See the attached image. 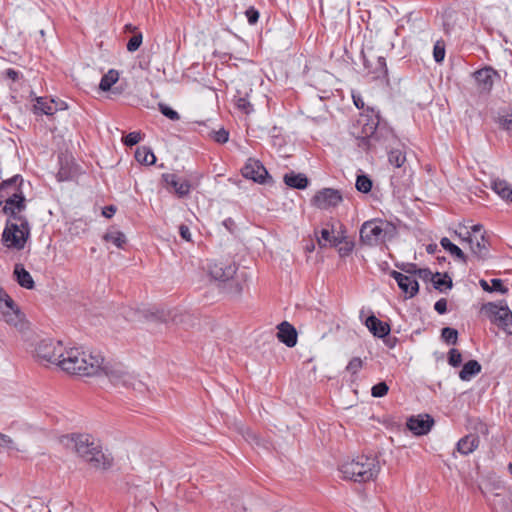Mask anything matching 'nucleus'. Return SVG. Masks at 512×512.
<instances>
[{
	"label": "nucleus",
	"mask_w": 512,
	"mask_h": 512,
	"mask_svg": "<svg viewBox=\"0 0 512 512\" xmlns=\"http://www.w3.org/2000/svg\"><path fill=\"white\" fill-rule=\"evenodd\" d=\"M12 444H13V441L9 436L0 433V446L1 447L11 448Z\"/></svg>",
	"instance_id": "nucleus-56"
},
{
	"label": "nucleus",
	"mask_w": 512,
	"mask_h": 512,
	"mask_svg": "<svg viewBox=\"0 0 512 512\" xmlns=\"http://www.w3.org/2000/svg\"><path fill=\"white\" fill-rule=\"evenodd\" d=\"M492 189L502 199L512 202V186L505 180L496 179L492 182Z\"/></svg>",
	"instance_id": "nucleus-29"
},
{
	"label": "nucleus",
	"mask_w": 512,
	"mask_h": 512,
	"mask_svg": "<svg viewBox=\"0 0 512 512\" xmlns=\"http://www.w3.org/2000/svg\"><path fill=\"white\" fill-rule=\"evenodd\" d=\"M390 275L395 279L399 288L410 298L418 293L419 284L413 276L404 275L395 270L392 271Z\"/></svg>",
	"instance_id": "nucleus-21"
},
{
	"label": "nucleus",
	"mask_w": 512,
	"mask_h": 512,
	"mask_svg": "<svg viewBox=\"0 0 512 512\" xmlns=\"http://www.w3.org/2000/svg\"><path fill=\"white\" fill-rule=\"evenodd\" d=\"M434 309L439 313V314H444L446 313L447 311V300L444 299V298H441L439 299L435 305H434Z\"/></svg>",
	"instance_id": "nucleus-55"
},
{
	"label": "nucleus",
	"mask_w": 512,
	"mask_h": 512,
	"mask_svg": "<svg viewBox=\"0 0 512 512\" xmlns=\"http://www.w3.org/2000/svg\"><path fill=\"white\" fill-rule=\"evenodd\" d=\"M462 362V355L457 349H451L449 351L448 363L452 367H458Z\"/></svg>",
	"instance_id": "nucleus-48"
},
{
	"label": "nucleus",
	"mask_w": 512,
	"mask_h": 512,
	"mask_svg": "<svg viewBox=\"0 0 512 512\" xmlns=\"http://www.w3.org/2000/svg\"><path fill=\"white\" fill-rule=\"evenodd\" d=\"M64 349L65 346L61 341L43 340L36 348V356L41 362L55 364L59 367Z\"/></svg>",
	"instance_id": "nucleus-9"
},
{
	"label": "nucleus",
	"mask_w": 512,
	"mask_h": 512,
	"mask_svg": "<svg viewBox=\"0 0 512 512\" xmlns=\"http://www.w3.org/2000/svg\"><path fill=\"white\" fill-rule=\"evenodd\" d=\"M434 424V419L428 414L411 416L407 420L408 429L415 435L427 434Z\"/></svg>",
	"instance_id": "nucleus-19"
},
{
	"label": "nucleus",
	"mask_w": 512,
	"mask_h": 512,
	"mask_svg": "<svg viewBox=\"0 0 512 512\" xmlns=\"http://www.w3.org/2000/svg\"><path fill=\"white\" fill-rule=\"evenodd\" d=\"M340 471L343 478L361 483L376 478L380 471V465L375 456L359 455L343 463Z\"/></svg>",
	"instance_id": "nucleus-3"
},
{
	"label": "nucleus",
	"mask_w": 512,
	"mask_h": 512,
	"mask_svg": "<svg viewBox=\"0 0 512 512\" xmlns=\"http://www.w3.org/2000/svg\"><path fill=\"white\" fill-rule=\"evenodd\" d=\"M481 372V365L476 360H469L463 365L462 370L459 372V377L463 381H469L472 377Z\"/></svg>",
	"instance_id": "nucleus-30"
},
{
	"label": "nucleus",
	"mask_w": 512,
	"mask_h": 512,
	"mask_svg": "<svg viewBox=\"0 0 512 512\" xmlns=\"http://www.w3.org/2000/svg\"><path fill=\"white\" fill-rule=\"evenodd\" d=\"M61 442L96 469L106 470L112 466L111 455L105 454L99 441L90 434L65 435L61 438Z\"/></svg>",
	"instance_id": "nucleus-1"
},
{
	"label": "nucleus",
	"mask_w": 512,
	"mask_h": 512,
	"mask_svg": "<svg viewBox=\"0 0 512 512\" xmlns=\"http://www.w3.org/2000/svg\"><path fill=\"white\" fill-rule=\"evenodd\" d=\"M353 101H354V104L357 108H363L364 106V102L363 100L361 99V97H356L353 95Z\"/></svg>",
	"instance_id": "nucleus-59"
},
{
	"label": "nucleus",
	"mask_w": 512,
	"mask_h": 512,
	"mask_svg": "<svg viewBox=\"0 0 512 512\" xmlns=\"http://www.w3.org/2000/svg\"><path fill=\"white\" fill-rule=\"evenodd\" d=\"M389 387L385 382H379L371 389V395L375 398H380L388 393Z\"/></svg>",
	"instance_id": "nucleus-44"
},
{
	"label": "nucleus",
	"mask_w": 512,
	"mask_h": 512,
	"mask_svg": "<svg viewBox=\"0 0 512 512\" xmlns=\"http://www.w3.org/2000/svg\"><path fill=\"white\" fill-rule=\"evenodd\" d=\"M102 362L103 355L100 352L85 351L80 347H65L59 367L68 374L95 376L100 372Z\"/></svg>",
	"instance_id": "nucleus-2"
},
{
	"label": "nucleus",
	"mask_w": 512,
	"mask_h": 512,
	"mask_svg": "<svg viewBox=\"0 0 512 512\" xmlns=\"http://www.w3.org/2000/svg\"><path fill=\"white\" fill-rule=\"evenodd\" d=\"M364 65L369 73L373 74L374 78H382L387 75L386 60L382 56L375 57V65L369 59L364 57Z\"/></svg>",
	"instance_id": "nucleus-25"
},
{
	"label": "nucleus",
	"mask_w": 512,
	"mask_h": 512,
	"mask_svg": "<svg viewBox=\"0 0 512 512\" xmlns=\"http://www.w3.org/2000/svg\"><path fill=\"white\" fill-rule=\"evenodd\" d=\"M481 313L504 333L512 335V311L504 301L483 304Z\"/></svg>",
	"instance_id": "nucleus-7"
},
{
	"label": "nucleus",
	"mask_w": 512,
	"mask_h": 512,
	"mask_svg": "<svg viewBox=\"0 0 512 512\" xmlns=\"http://www.w3.org/2000/svg\"><path fill=\"white\" fill-rule=\"evenodd\" d=\"M337 247L339 255L341 257H346L353 251L354 243L352 241L347 240V237L345 236V239Z\"/></svg>",
	"instance_id": "nucleus-43"
},
{
	"label": "nucleus",
	"mask_w": 512,
	"mask_h": 512,
	"mask_svg": "<svg viewBox=\"0 0 512 512\" xmlns=\"http://www.w3.org/2000/svg\"><path fill=\"white\" fill-rule=\"evenodd\" d=\"M5 76H6V78H8L12 81H16L19 77V73L14 69L9 68L5 71Z\"/></svg>",
	"instance_id": "nucleus-57"
},
{
	"label": "nucleus",
	"mask_w": 512,
	"mask_h": 512,
	"mask_svg": "<svg viewBox=\"0 0 512 512\" xmlns=\"http://www.w3.org/2000/svg\"><path fill=\"white\" fill-rule=\"evenodd\" d=\"M364 361L359 357H353L346 366V371L351 375H357V373L363 368Z\"/></svg>",
	"instance_id": "nucleus-40"
},
{
	"label": "nucleus",
	"mask_w": 512,
	"mask_h": 512,
	"mask_svg": "<svg viewBox=\"0 0 512 512\" xmlns=\"http://www.w3.org/2000/svg\"><path fill=\"white\" fill-rule=\"evenodd\" d=\"M30 237V226L28 220L6 221L2 234L3 244L7 248L22 250Z\"/></svg>",
	"instance_id": "nucleus-8"
},
{
	"label": "nucleus",
	"mask_w": 512,
	"mask_h": 512,
	"mask_svg": "<svg viewBox=\"0 0 512 512\" xmlns=\"http://www.w3.org/2000/svg\"><path fill=\"white\" fill-rule=\"evenodd\" d=\"M441 337L446 341L448 344H456L458 339V332L454 328L445 327L441 331Z\"/></svg>",
	"instance_id": "nucleus-41"
},
{
	"label": "nucleus",
	"mask_w": 512,
	"mask_h": 512,
	"mask_svg": "<svg viewBox=\"0 0 512 512\" xmlns=\"http://www.w3.org/2000/svg\"><path fill=\"white\" fill-rule=\"evenodd\" d=\"M277 328L279 341L288 347H294L297 344V331L290 323L284 321Z\"/></svg>",
	"instance_id": "nucleus-22"
},
{
	"label": "nucleus",
	"mask_w": 512,
	"mask_h": 512,
	"mask_svg": "<svg viewBox=\"0 0 512 512\" xmlns=\"http://www.w3.org/2000/svg\"><path fill=\"white\" fill-rule=\"evenodd\" d=\"M409 269L405 270L407 273H416L419 278L425 281H432L435 278V274H433L429 269H416L415 265H409Z\"/></svg>",
	"instance_id": "nucleus-39"
},
{
	"label": "nucleus",
	"mask_w": 512,
	"mask_h": 512,
	"mask_svg": "<svg viewBox=\"0 0 512 512\" xmlns=\"http://www.w3.org/2000/svg\"><path fill=\"white\" fill-rule=\"evenodd\" d=\"M389 163L400 168L406 161L405 153L400 149H392L388 154Z\"/></svg>",
	"instance_id": "nucleus-36"
},
{
	"label": "nucleus",
	"mask_w": 512,
	"mask_h": 512,
	"mask_svg": "<svg viewBox=\"0 0 512 512\" xmlns=\"http://www.w3.org/2000/svg\"><path fill=\"white\" fill-rule=\"evenodd\" d=\"M433 57L437 63L444 60L445 57V43L443 41H437L433 48Z\"/></svg>",
	"instance_id": "nucleus-42"
},
{
	"label": "nucleus",
	"mask_w": 512,
	"mask_h": 512,
	"mask_svg": "<svg viewBox=\"0 0 512 512\" xmlns=\"http://www.w3.org/2000/svg\"><path fill=\"white\" fill-rule=\"evenodd\" d=\"M340 230L336 232L334 230V225L331 224V229L323 228L320 231V237H318L317 242L321 248H325L327 246L337 247L342 241L345 239L346 230L343 225H340Z\"/></svg>",
	"instance_id": "nucleus-16"
},
{
	"label": "nucleus",
	"mask_w": 512,
	"mask_h": 512,
	"mask_svg": "<svg viewBox=\"0 0 512 512\" xmlns=\"http://www.w3.org/2000/svg\"><path fill=\"white\" fill-rule=\"evenodd\" d=\"M236 105L240 110H242L246 114H249L253 110L250 102L246 98H243V97H239L236 100Z\"/></svg>",
	"instance_id": "nucleus-51"
},
{
	"label": "nucleus",
	"mask_w": 512,
	"mask_h": 512,
	"mask_svg": "<svg viewBox=\"0 0 512 512\" xmlns=\"http://www.w3.org/2000/svg\"><path fill=\"white\" fill-rule=\"evenodd\" d=\"M441 246L448 251L452 256L458 258L463 263L467 262V258L463 251L455 244H453L448 238L444 237L440 241Z\"/></svg>",
	"instance_id": "nucleus-32"
},
{
	"label": "nucleus",
	"mask_w": 512,
	"mask_h": 512,
	"mask_svg": "<svg viewBox=\"0 0 512 512\" xmlns=\"http://www.w3.org/2000/svg\"><path fill=\"white\" fill-rule=\"evenodd\" d=\"M141 140V133L140 132H130L127 134L123 142L126 146H134Z\"/></svg>",
	"instance_id": "nucleus-49"
},
{
	"label": "nucleus",
	"mask_w": 512,
	"mask_h": 512,
	"mask_svg": "<svg viewBox=\"0 0 512 512\" xmlns=\"http://www.w3.org/2000/svg\"><path fill=\"white\" fill-rule=\"evenodd\" d=\"M508 470H509V472L512 474V463H509V465H508Z\"/></svg>",
	"instance_id": "nucleus-64"
},
{
	"label": "nucleus",
	"mask_w": 512,
	"mask_h": 512,
	"mask_svg": "<svg viewBox=\"0 0 512 512\" xmlns=\"http://www.w3.org/2000/svg\"><path fill=\"white\" fill-rule=\"evenodd\" d=\"M462 241L467 242L474 255L478 258L485 259L489 254V242L484 234L480 235V239L476 236L473 238L471 232H466V236H463Z\"/></svg>",
	"instance_id": "nucleus-20"
},
{
	"label": "nucleus",
	"mask_w": 512,
	"mask_h": 512,
	"mask_svg": "<svg viewBox=\"0 0 512 512\" xmlns=\"http://www.w3.org/2000/svg\"><path fill=\"white\" fill-rule=\"evenodd\" d=\"M126 29L133 31L135 29V27H133L131 24H128V25H126Z\"/></svg>",
	"instance_id": "nucleus-63"
},
{
	"label": "nucleus",
	"mask_w": 512,
	"mask_h": 512,
	"mask_svg": "<svg viewBox=\"0 0 512 512\" xmlns=\"http://www.w3.org/2000/svg\"><path fill=\"white\" fill-rule=\"evenodd\" d=\"M142 39L143 37L141 33H137L134 36H132L127 43V50L129 52H135L136 50H138L142 44Z\"/></svg>",
	"instance_id": "nucleus-46"
},
{
	"label": "nucleus",
	"mask_w": 512,
	"mask_h": 512,
	"mask_svg": "<svg viewBox=\"0 0 512 512\" xmlns=\"http://www.w3.org/2000/svg\"><path fill=\"white\" fill-rule=\"evenodd\" d=\"M57 177L59 181H64L68 179V176L64 172H62V170L58 172Z\"/></svg>",
	"instance_id": "nucleus-60"
},
{
	"label": "nucleus",
	"mask_w": 512,
	"mask_h": 512,
	"mask_svg": "<svg viewBox=\"0 0 512 512\" xmlns=\"http://www.w3.org/2000/svg\"><path fill=\"white\" fill-rule=\"evenodd\" d=\"M14 275L18 284L26 289L34 287V281L30 273L21 264H16L14 268Z\"/></svg>",
	"instance_id": "nucleus-28"
},
{
	"label": "nucleus",
	"mask_w": 512,
	"mask_h": 512,
	"mask_svg": "<svg viewBox=\"0 0 512 512\" xmlns=\"http://www.w3.org/2000/svg\"><path fill=\"white\" fill-rule=\"evenodd\" d=\"M122 315L130 322H141L142 320L166 321V315L163 311L151 312L146 309L125 307L123 308Z\"/></svg>",
	"instance_id": "nucleus-13"
},
{
	"label": "nucleus",
	"mask_w": 512,
	"mask_h": 512,
	"mask_svg": "<svg viewBox=\"0 0 512 512\" xmlns=\"http://www.w3.org/2000/svg\"><path fill=\"white\" fill-rule=\"evenodd\" d=\"M179 233L180 236L187 242H190L192 240V235L190 232V229L187 225L181 224L179 226Z\"/></svg>",
	"instance_id": "nucleus-54"
},
{
	"label": "nucleus",
	"mask_w": 512,
	"mask_h": 512,
	"mask_svg": "<svg viewBox=\"0 0 512 512\" xmlns=\"http://www.w3.org/2000/svg\"><path fill=\"white\" fill-rule=\"evenodd\" d=\"M97 375H105L114 386L131 387L141 392L144 390V383L128 373L120 363L105 362L103 358L100 372Z\"/></svg>",
	"instance_id": "nucleus-5"
},
{
	"label": "nucleus",
	"mask_w": 512,
	"mask_h": 512,
	"mask_svg": "<svg viewBox=\"0 0 512 512\" xmlns=\"http://www.w3.org/2000/svg\"><path fill=\"white\" fill-rule=\"evenodd\" d=\"M119 79L118 71L111 69L101 79L99 88L102 91L110 90L111 86L115 84Z\"/></svg>",
	"instance_id": "nucleus-35"
},
{
	"label": "nucleus",
	"mask_w": 512,
	"mask_h": 512,
	"mask_svg": "<svg viewBox=\"0 0 512 512\" xmlns=\"http://www.w3.org/2000/svg\"><path fill=\"white\" fill-rule=\"evenodd\" d=\"M283 180L287 186L295 189H305L308 185V178L302 173H287Z\"/></svg>",
	"instance_id": "nucleus-27"
},
{
	"label": "nucleus",
	"mask_w": 512,
	"mask_h": 512,
	"mask_svg": "<svg viewBox=\"0 0 512 512\" xmlns=\"http://www.w3.org/2000/svg\"><path fill=\"white\" fill-rule=\"evenodd\" d=\"M4 203L2 212L8 217L7 221L19 222L27 220V218L22 214L26 209L25 195L12 199H4Z\"/></svg>",
	"instance_id": "nucleus-11"
},
{
	"label": "nucleus",
	"mask_w": 512,
	"mask_h": 512,
	"mask_svg": "<svg viewBox=\"0 0 512 512\" xmlns=\"http://www.w3.org/2000/svg\"><path fill=\"white\" fill-rule=\"evenodd\" d=\"M471 229H472L473 233H478L482 230V226L480 224H476V225L472 226Z\"/></svg>",
	"instance_id": "nucleus-61"
},
{
	"label": "nucleus",
	"mask_w": 512,
	"mask_h": 512,
	"mask_svg": "<svg viewBox=\"0 0 512 512\" xmlns=\"http://www.w3.org/2000/svg\"><path fill=\"white\" fill-rule=\"evenodd\" d=\"M366 326L369 331L378 338H383L390 332V326L387 323L379 320L374 315H371L366 319Z\"/></svg>",
	"instance_id": "nucleus-23"
},
{
	"label": "nucleus",
	"mask_w": 512,
	"mask_h": 512,
	"mask_svg": "<svg viewBox=\"0 0 512 512\" xmlns=\"http://www.w3.org/2000/svg\"><path fill=\"white\" fill-rule=\"evenodd\" d=\"M359 234L363 245L374 247L394 238L397 228L389 221L373 219L362 224Z\"/></svg>",
	"instance_id": "nucleus-4"
},
{
	"label": "nucleus",
	"mask_w": 512,
	"mask_h": 512,
	"mask_svg": "<svg viewBox=\"0 0 512 512\" xmlns=\"http://www.w3.org/2000/svg\"><path fill=\"white\" fill-rule=\"evenodd\" d=\"M159 110L164 116H166L170 120L177 121L180 119V115L178 114V112H176L166 104L159 103Z\"/></svg>",
	"instance_id": "nucleus-45"
},
{
	"label": "nucleus",
	"mask_w": 512,
	"mask_h": 512,
	"mask_svg": "<svg viewBox=\"0 0 512 512\" xmlns=\"http://www.w3.org/2000/svg\"><path fill=\"white\" fill-rule=\"evenodd\" d=\"M135 159L141 163L146 165H152L156 161V157L150 148L146 146L138 147L135 151Z\"/></svg>",
	"instance_id": "nucleus-31"
},
{
	"label": "nucleus",
	"mask_w": 512,
	"mask_h": 512,
	"mask_svg": "<svg viewBox=\"0 0 512 512\" xmlns=\"http://www.w3.org/2000/svg\"><path fill=\"white\" fill-rule=\"evenodd\" d=\"M23 184L24 180L20 175H15L10 179L2 181L0 183V197L12 199L24 196Z\"/></svg>",
	"instance_id": "nucleus-14"
},
{
	"label": "nucleus",
	"mask_w": 512,
	"mask_h": 512,
	"mask_svg": "<svg viewBox=\"0 0 512 512\" xmlns=\"http://www.w3.org/2000/svg\"><path fill=\"white\" fill-rule=\"evenodd\" d=\"M434 288L443 291V288L450 289L452 287V280L448 275H444V277L441 276L440 273L435 274V278L433 280Z\"/></svg>",
	"instance_id": "nucleus-37"
},
{
	"label": "nucleus",
	"mask_w": 512,
	"mask_h": 512,
	"mask_svg": "<svg viewBox=\"0 0 512 512\" xmlns=\"http://www.w3.org/2000/svg\"><path fill=\"white\" fill-rule=\"evenodd\" d=\"M436 248H437V245L430 244V245L427 246V252L428 253H433L436 250Z\"/></svg>",
	"instance_id": "nucleus-62"
},
{
	"label": "nucleus",
	"mask_w": 512,
	"mask_h": 512,
	"mask_svg": "<svg viewBox=\"0 0 512 512\" xmlns=\"http://www.w3.org/2000/svg\"><path fill=\"white\" fill-rule=\"evenodd\" d=\"M116 212V208L115 206L113 205H110V206H106L103 211H102V214L103 216L107 217V218H111Z\"/></svg>",
	"instance_id": "nucleus-58"
},
{
	"label": "nucleus",
	"mask_w": 512,
	"mask_h": 512,
	"mask_svg": "<svg viewBox=\"0 0 512 512\" xmlns=\"http://www.w3.org/2000/svg\"><path fill=\"white\" fill-rule=\"evenodd\" d=\"M58 104L53 99L39 97L34 104V113L39 115H53L58 111Z\"/></svg>",
	"instance_id": "nucleus-26"
},
{
	"label": "nucleus",
	"mask_w": 512,
	"mask_h": 512,
	"mask_svg": "<svg viewBox=\"0 0 512 512\" xmlns=\"http://www.w3.org/2000/svg\"><path fill=\"white\" fill-rule=\"evenodd\" d=\"M208 273L212 279L220 282H229L228 292L234 295H239L242 292V285L233 280L236 274L237 266L232 261H213L208 264Z\"/></svg>",
	"instance_id": "nucleus-6"
},
{
	"label": "nucleus",
	"mask_w": 512,
	"mask_h": 512,
	"mask_svg": "<svg viewBox=\"0 0 512 512\" xmlns=\"http://www.w3.org/2000/svg\"><path fill=\"white\" fill-rule=\"evenodd\" d=\"M498 123L500 127L508 132L512 131V114H507L499 117Z\"/></svg>",
	"instance_id": "nucleus-50"
},
{
	"label": "nucleus",
	"mask_w": 512,
	"mask_h": 512,
	"mask_svg": "<svg viewBox=\"0 0 512 512\" xmlns=\"http://www.w3.org/2000/svg\"><path fill=\"white\" fill-rule=\"evenodd\" d=\"M478 90L481 93H490L493 88L495 79H499V73L492 67L486 66L473 73Z\"/></svg>",
	"instance_id": "nucleus-12"
},
{
	"label": "nucleus",
	"mask_w": 512,
	"mask_h": 512,
	"mask_svg": "<svg viewBox=\"0 0 512 512\" xmlns=\"http://www.w3.org/2000/svg\"><path fill=\"white\" fill-rule=\"evenodd\" d=\"M243 177L251 179L254 182L264 183L268 172L259 160L249 158L241 169Z\"/></svg>",
	"instance_id": "nucleus-15"
},
{
	"label": "nucleus",
	"mask_w": 512,
	"mask_h": 512,
	"mask_svg": "<svg viewBox=\"0 0 512 512\" xmlns=\"http://www.w3.org/2000/svg\"><path fill=\"white\" fill-rule=\"evenodd\" d=\"M163 181L168 187L174 189L178 197L183 198L189 195L194 184L186 179H181L174 173H165L162 175Z\"/></svg>",
	"instance_id": "nucleus-17"
},
{
	"label": "nucleus",
	"mask_w": 512,
	"mask_h": 512,
	"mask_svg": "<svg viewBox=\"0 0 512 512\" xmlns=\"http://www.w3.org/2000/svg\"><path fill=\"white\" fill-rule=\"evenodd\" d=\"M18 317V309L14 301L0 287V319L7 323H14Z\"/></svg>",
	"instance_id": "nucleus-18"
},
{
	"label": "nucleus",
	"mask_w": 512,
	"mask_h": 512,
	"mask_svg": "<svg viewBox=\"0 0 512 512\" xmlns=\"http://www.w3.org/2000/svg\"><path fill=\"white\" fill-rule=\"evenodd\" d=\"M355 186L359 192L368 193L372 188V181L366 175H359L356 179Z\"/></svg>",
	"instance_id": "nucleus-38"
},
{
	"label": "nucleus",
	"mask_w": 512,
	"mask_h": 512,
	"mask_svg": "<svg viewBox=\"0 0 512 512\" xmlns=\"http://www.w3.org/2000/svg\"><path fill=\"white\" fill-rule=\"evenodd\" d=\"M103 239L107 242L113 243L117 248H123L126 243V236L124 233L111 229L103 236Z\"/></svg>",
	"instance_id": "nucleus-33"
},
{
	"label": "nucleus",
	"mask_w": 512,
	"mask_h": 512,
	"mask_svg": "<svg viewBox=\"0 0 512 512\" xmlns=\"http://www.w3.org/2000/svg\"><path fill=\"white\" fill-rule=\"evenodd\" d=\"M480 440L476 434H469L457 442V451L462 455H468L475 451L479 446Z\"/></svg>",
	"instance_id": "nucleus-24"
},
{
	"label": "nucleus",
	"mask_w": 512,
	"mask_h": 512,
	"mask_svg": "<svg viewBox=\"0 0 512 512\" xmlns=\"http://www.w3.org/2000/svg\"><path fill=\"white\" fill-rule=\"evenodd\" d=\"M211 137L217 143H226L229 139V132L224 128H221L218 131H213L211 133Z\"/></svg>",
	"instance_id": "nucleus-47"
},
{
	"label": "nucleus",
	"mask_w": 512,
	"mask_h": 512,
	"mask_svg": "<svg viewBox=\"0 0 512 512\" xmlns=\"http://www.w3.org/2000/svg\"><path fill=\"white\" fill-rule=\"evenodd\" d=\"M336 4V9L342 11L343 10V3L344 0H321V9L322 11L326 8L329 9L331 7V4Z\"/></svg>",
	"instance_id": "nucleus-52"
},
{
	"label": "nucleus",
	"mask_w": 512,
	"mask_h": 512,
	"mask_svg": "<svg viewBox=\"0 0 512 512\" xmlns=\"http://www.w3.org/2000/svg\"><path fill=\"white\" fill-rule=\"evenodd\" d=\"M246 16L250 24H255L259 19V12L253 7H250L246 11Z\"/></svg>",
	"instance_id": "nucleus-53"
},
{
	"label": "nucleus",
	"mask_w": 512,
	"mask_h": 512,
	"mask_svg": "<svg viewBox=\"0 0 512 512\" xmlns=\"http://www.w3.org/2000/svg\"><path fill=\"white\" fill-rule=\"evenodd\" d=\"M343 198L339 190L324 188L318 191L312 198V204L322 210L338 206Z\"/></svg>",
	"instance_id": "nucleus-10"
},
{
	"label": "nucleus",
	"mask_w": 512,
	"mask_h": 512,
	"mask_svg": "<svg viewBox=\"0 0 512 512\" xmlns=\"http://www.w3.org/2000/svg\"><path fill=\"white\" fill-rule=\"evenodd\" d=\"M479 283H480V286L482 287V289L486 292L497 291L502 294H506L508 292V288L503 285V282L501 279H497V278L492 279L490 285L484 279L480 280Z\"/></svg>",
	"instance_id": "nucleus-34"
}]
</instances>
